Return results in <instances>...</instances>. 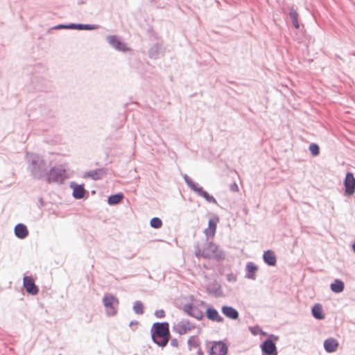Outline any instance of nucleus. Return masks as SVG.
Returning <instances> with one entry per match:
<instances>
[{
  "label": "nucleus",
  "instance_id": "nucleus-30",
  "mask_svg": "<svg viewBox=\"0 0 355 355\" xmlns=\"http://www.w3.org/2000/svg\"><path fill=\"white\" fill-rule=\"evenodd\" d=\"M230 189L233 192H237L239 191V187L236 183H234L231 185Z\"/></svg>",
  "mask_w": 355,
  "mask_h": 355
},
{
  "label": "nucleus",
  "instance_id": "nucleus-22",
  "mask_svg": "<svg viewBox=\"0 0 355 355\" xmlns=\"http://www.w3.org/2000/svg\"><path fill=\"white\" fill-rule=\"evenodd\" d=\"M85 190L83 186L76 185L73 189V196L75 198L80 199L85 196Z\"/></svg>",
  "mask_w": 355,
  "mask_h": 355
},
{
  "label": "nucleus",
  "instance_id": "nucleus-19",
  "mask_svg": "<svg viewBox=\"0 0 355 355\" xmlns=\"http://www.w3.org/2000/svg\"><path fill=\"white\" fill-rule=\"evenodd\" d=\"M105 175V171L103 169H96L87 172L85 174V177L91 178L93 180H99Z\"/></svg>",
  "mask_w": 355,
  "mask_h": 355
},
{
  "label": "nucleus",
  "instance_id": "nucleus-12",
  "mask_svg": "<svg viewBox=\"0 0 355 355\" xmlns=\"http://www.w3.org/2000/svg\"><path fill=\"white\" fill-rule=\"evenodd\" d=\"M345 193L347 194L351 195L354 193L355 187V179L352 173H349L347 174L345 180Z\"/></svg>",
  "mask_w": 355,
  "mask_h": 355
},
{
  "label": "nucleus",
  "instance_id": "nucleus-8",
  "mask_svg": "<svg viewBox=\"0 0 355 355\" xmlns=\"http://www.w3.org/2000/svg\"><path fill=\"white\" fill-rule=\"evenodd\" d=\"M23 286L26 292L32 295H35L39 292V288L32 277L25 276L23 279Z\"/></svg>",
  "mask_w": 355,
  "mask_h": 355
},
{
  "label": "nucleus",
  "instance_id": "nucleus-4",
  "mask_svg": "<svg viewBox=\"0 0 355 355\" xmlns=\"http://www.w3.org/2000/svg\"><path fill=\"white\" fill-rule=\"evenodd\" d=\"M103 304L108 315H115L117 312L119 300L112 295H105L103 297Z\"/></svg>",
  "mask_w": 355,
  "mask_h": 355
},
{
  "label": "nucleus",
  "instance_id": "nucleus-2",
  "mask_svg": "<svg viewBox=\"0 0 355 355\" xmlns=\"http://www.w3.org/2000/svg\"><path fill=\"white\" fill-rule=\"evenodd\" d=\"M195 254L196 257H202L205 259L219 260L224 258L223 252L218 249V245L212 242L206 244L202 248L198 246L196 249Z\"/></svg>",
  "mask_w": 355,
  "mask_h": 355
},
{
  "label": "nucleus",
  "instance_id": "nucleus-9",
  "mask_svg": "<svg viewBox=\"0 0 355 355\" xmlns=\"http://www.w3.org/2000/svg\"><path fill=\"white\" fill-rule=\"evenodd\" d=\"M227 352V345L223 342H216L213 344L210 349L211 355H225Z\"/></svg>",
  "mask_w": 355,
  "mask_h": 355
},
{
  "label": "nucleus",
  "instance_id": "nucleus-10",
  "mask_svg": "<svg viewBox=\"0 0 355 355\" xmlns=\"http://www.w3.org/2000/svg\"><path fill=\"white\" fill-rule=\"evenodd\" d=\"M218 221L219 219L217 216H214L209 220L208 227L205 230V234L207 237H214Z\"/></svg>",
  "mask_w": 355,
  "mask_h": 355
},
{
  "label": "nucleus",
  "instance_id": "nucleus-5",
  "mask_svg": "<svg viewBox=\"0 0 355 355\" xmlns=\"http://www.w3.org/2000/svg\"><path fill=\"white\" fill-rule=\"evenodd\" d=\"M278 340V337L272 335L266 340L261 345L263 355H277V347L275 341Z\"/></svg>",
  "mask_w": 355,
  "mask_h": 355
},
{
  "label": "nucleus",
  "instance_id": "nucleus-15",
  "mask_svg": "<svg viewBox=\"0 0 355 355\" xmlns=\"http://www.w3.org/2000/svg\"><path fill=\"white\" fill-rule=\"evenodd\" d=\"M222 312L225 316L233 320H236L239 317L238 311L231 306H224L222 308Z\"/></svg>",
  "mask_w": 355,
  "mask_h": 355
},
{
  "label": "nucleus",
  "instance_id": "nucleus-20",
  "mask_svg": "<svg viewBox=\"0 0 355 355\" xmlns=\"http://www.w3.org/2000/svg\"><path fill=\"white\" fill-rule=\"evenodd\" d=\"M246 270L248 271L247 277L248 279H254L255 273L258 270L257 266L252 262H249L246 265Z\"/></svg>",
  "mask_w": 355,
  "mask_h": 355
},
{
  "label": "nucleus",
  "instance_id": "nucleus-23",
  "mask_svg": "<svg viewBox=\"0 0 355 355\" xmlns=\"http://www.w3.org/2000/svg\"><path fill=\"white\" fill-rule=\"evenodd\" d=\"M331 289L334 293H340L344 289V283L338 279H336L330 286Z\"/></svg>",
  "mask_w": 355,
  "mask_h": 355
},
{
  "label": "nucleus",
  "instance_id": "nucleus-11",
  "mask_svg": "<svg viewBox=\"0 0 355 355\" xmlns=\"http://www.w3.org/2000/svg\"><path fill=\"white\" fill-rule=\"evenodd\" d=\"M184 311L189 315L200 320L203 317V313L200 311L196 306L191 304H186L184 306Z\"/></svg>",
  "mask_w": 355,
  "mask_h": 355
},
{
  "label": "nucleus",
  "instance_id": "nucleus-3",
  "mask_svg": "<svg viewBox=\"0 0 355 355\" xmlns=\"http://www.w3.org/2000/svg\"><path fill=\"white\" fill-rule=\"evenodd\" d=\"M184 181L187 184V185L194 191L198 193L200 196L204 198L206 200L209 202L217 203L216 199L212 196H210L207 191H204L201 187H199L198 184H196L192 181V180L189 178L187 175L184 176Z\"/></svg>",
  "mask_w": 355,
  "mask_h": 355
},
{
  "label": "nucleus",
  "instance_id": "nucleus-1",
  "mask_svg": "<svg viewBox=\"0 0 355 355\" xmlns=\"http://www.w3.org/2000/svg\"><path fill=\"white\" fill-rule=\"evenodd\" d=\"M151 336L156 344L161 347L166 346L170 337L168 324L167 322L154 323Z\"/></svg>",
  "mask_w": 355,
  "mask_h": 355
},
{
  "label": "nucleus",
  "instance_id": "nucleus-31",
  "mask_svg": "<svg viewBox=\"0 0 355 355\" xmlns=\"http://www.w3.org/2000/svg\"><path fill=\"white\" fill-rule=\"evenodd\" d=\"M171 345H173V346H177L178 345V343L176 340H172L171 341Z\"/></svg>",
  "mask_w": 355,
  "mask_h": 355
},
{
  "label": "nucleus",
  "instance_id": "nucleus-13",
  "mask_svg": "<svg viewBox=\"0 0 355 355\" xmlns=\"http://www.w3.org/2000/svg\"><path fill=\"white\" fill-rule=\"evenodd\" d=\"M107 41L114 48L119 51H125L128 50L125 44L122 43L117 37L112 35L107 37Z\"/></svg>",
  "mask_w": 355,
  "mask_h": 355
},
{
  "label": "nucleus",
  "instance_id": "nucleus-21",
  "mask_svg": "<svg viewBox=\"0 0 355 355\" xmlns=\"http://www.w3.org/2000/svg\"><path fill=\"white\" fill-rule=\"evenodd\" d=\"M312 314L317 319H323L324 318L322 306L319 304L313 306L312 308Z\"/></svg>",
  "mask_w": 355,
  "mask_h": 355
},
{
  "label": "nucleus",
  "instance_id": "nucleus-26",
  "mask_svg": "<svg viewBox=\"0 0 355 355\" xmlns=\"http://www.w3.org/2000/svg\"><path fill=\"white\" fill-rule=\"evenodd\" d=\"M133 310L138 315L143 314V313H144L143 304L140 301L135 302L134 304V306H133Z\"/></svg>",
  "mask_w": 355,
  "mask_h": 355
},
{
  "label": "nucleus",
  "instance_id": "nucleus-7",
  "mask_svg": "<svg viewBox=\"0 0 355 355\" xmlns=\"http://www.w3.org/2000/svg\"><path fill=\"white\" fill-rule=\"evenodd\" d=\"M194 328V324L191 323L188 320L185 319L178 322L173 326L174 331L180 335L186 334L193 330Z\"/></svg>",
  "mask_w": 355,
  "mask_h": 355
},
{
  "label": "nucleus",
  "instance_id": "nucleus-25",
  "mask_svg": "<svg viewBox=\"0 0 355 355\" xmlns=\"http://www.w3.org/2000/svg\"><path fill=\"white\" fill-rule=\"evenodd\" d=\"M290 17L292 20V22L293 24V26H295V28H300V24L298 23V21H297V17H298V14L296 10H291V11L290 12Z\"/></svg>",
  "mask_w": 355,
  "mask_h": 355
},
{
  "label": "nucleus",
  "instance_id": "nucleus-17",
  "mask_svg": "<svg viewBox=\"0 0 355 355\" xmlns=\"http://www.w3.org/2000/svg\"><path fill=\"white\" fill-rule=\"evenodd\" d=\"M15 234L19 239H24L28 236V231L23 224H18L15 227Z\"/></svg>",
  "mask_w": 355,
  "mask_h": 355
},
{
  "label": "nucleus",
  "instance_id": "nucleus-24",
  "mask_svg": "<svg viewBox=\"0 0 355 355\" xmlns=\"http://www.w3.org/2000/svg\"><path fill=\"white\" fill-rule=\"evenodd\" d=\"M123 195L122 193H117L112 195L108 198L107 202L110 205L118 204L123 199Z\"/></svg>",
  "mask_w": 355,
  "mask_h": 355
},
{
  "label": "nucleus",
  "instance_id": "nucleus-32",
  "mask_svg": "<svg viewBox=\"0 0 355 355\" xmlns=\"http://www.w3.org/2000/svg\"><path fill=\"white\" fill-rule=\"evenodd\" d=\"M352 247L353 250L355 251V243L352 244Z\"/></svg>",
  "mask_w": 355,
  "mask_h": 355
},
{
  "label": "nucleus",
  "instance_id": "nucleus-29",
  "mask_svg": "<svg viewBox=\"0 0 355 355\" xmlns=\"http://www.w3.org/2000/svg\"><path fill=\"white\" fill-rule=\"evenodd\" d=\"M155 315L157 318H163L164 316V311L163 310H158L155 312Z\"/></svg>",
  "mask_w": 355,
  "mask_h": 355
},
{
  "label": "nucleus",
  "instance_id": "nucleus-27",
  "mask_svg": "<svg viewBox=\"0 0 355 355\" xmlns=\"http://www.w3.org/2000/svg\"><path fill=\"white\" fill-rule=\"evenodd\" d=\"M150 225L154 228L158 229L162 227V222L159 218L155 217L150 220Z\"/></svg>",
  "mask_w": 355,
  "mask_h": 355
},
{
  "label": "nucleus",
  "instance_id": "nucleus-28",
  "mask_svg": "<svg viewBox=\"0 0 355 355\" xmlns=\"http://www.w3.org/2000/svg\"><path fill=\"white\" fill-rule=\"evenodd\" d=\"M309 150L313 156H317L319 154L320 149L317 144H312L309 146Z\"/></svg>",
  "mask_w": 355,
  "mask_h": 355
},
{
  "label": "nucleus",
  "instance_id": "nucleus-6",
  "mask_svg": "<svg viewBox=\"0 0 355 355\" xmlns=\"http://www.w3.org/2000/svg\"><path fill=\"white\" fill-rule=\"evenodd\" d=\"M66 178V170L61 166L51 168L48 175L49 182H62Z\"/></svg>",
  "mask_w": 355,
  "mask_h": 355
},
{
  "label": "nucleus",
  "instance_id": "nucleus-14",
  "mask_svg": "<svg viewBox=\"0 0 355 355\" xmlns=\"http://www.w3.org/2000/svg\"><path fill=\"white\" fill-rule=\"evenodd\" d=\"M338 347V342L332 338H328L324 342V349L327 352H335Z\"/></svg>",
  "mask_w": 355,
  "mask_h": 355
},
{
  "label": "nucleus",
  "instance_id": "nucleus-18",
  "mask_svg": "<svg viewBox=\"0 0 355 355\" xmlns=\"http://www.w3.org/2000/svg\"><path fill=\"white\" fill-rule=\"evenodd\" d=\"M264 261L270 266H274L276 263V257L271 250H267L263 254Z\"/></svg>",
  "mask_w": 355,
  "mask_h": 355
},
{
  "label": "nucleus",
  "instance_id": "nucleus-16",
  "mask_svg": "<svg viewBox=\"0 0 355 355\" xmlns=\"http://www.w3.org/2000/svg\"><path fill=\"white\" fill-rule=\"evenodd\" d=\"M206 315L209 320L213 321L220 322L223 320V318L219 315L218 312L212 308L207 309Z\"/></svg>",
  "mask_w": 355,
  "mask_h": 355
}]
</instances>
